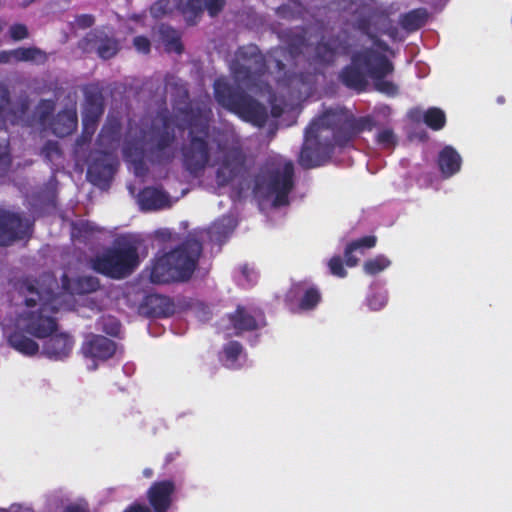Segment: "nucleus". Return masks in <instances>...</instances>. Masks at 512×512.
<instances>
[{"label":"nucleus","mask_w":512,"mask_h":512,"mask_svg":"<svg viewBox=\"0 0 512 512\" xmlns=\"http://www.w3.org/2000/svg\"><path fill=\"white\" fill-rule=\"evenodd\" d=\"M54 284L55 281L51 277H46L41 284L29 279L22 280L17 284L18 293L24 300L25 308L16 320L15 330H12L7 322L3 323V329L9 344L26 356L35 355L39 346L35 341L23 335V332L37 338H44L56 331L57 326L53 314L64 307L52 292Z\"/></svg>","instance_id":"f257e3e1"},{"label":"nucleus","mask_w":512,"mask_h":512,"mask_svg":"<svg viewBox=\"0 0 512 512\" xmlns=\"http://www.w3.org/2000/svg\"><path fill=\"white\" fill-rule=\"evenodd\" d=\"M211 111L206 105L192 108L190 112L182 114V120L186 122L191 143L184 150V162L192 173H198L211 161L216 168V181L224 186L241 177L247 170L245 155L236 145L229 146L226 141L220 139L214 151V142L205 141L207 123Z\"/></svg>","instance_id":"f03ea898"},{"label":"nucleus","mask_w":512,"mask_h":512,"mask_svg":"<svg viewBox=\"0 0 512 512\" xmlns=\"http://www.w3.org/2000/svg\"><path fill=\"white\" fill-rule=\"evenodd\" d=\"M177 151L175 124L164 115L144 120L141 127H132L123 149L125 158L133 165L137 176L145 174V156L153 161L164 162L173 159Z\"/></svg>","instance_id":"7ed1b4c3"},{"label":"nucleus","mask_w":512,"mask_h":512,"mask_svg":"<svg viewBox=\"0 0 512 512\" xmlns=\"http://www.w3.org/2000/svg\"><path fill=\"white\" fill-rule=\"evenodd\" d=\"M388 49L384 43L371 39V47L356 52L352 56V63L342 72L343 82L351 88L363 89L366 78L373 80L377 91L387 95H394L397 87L385 79L392 73L393 66L387 60L384 52Z\"/></svg>","instance_id":"20e7f679"},{"label":"nucleus","mask_w":512,"mask_h":512,"mask_svg":"<svg viewBox=\"0 0 512 512\" xmlns=\"http://www.w3.org/2000/svg\"><path fill=\"white\" fill-rule=\"evenodd\" d=\"M200 252V243L193 239L159 257L152 267V282L166 283L189 278L196 267Z\"/></svg>","instance_id":"39448f33"},{"label":"nucleus","mask_w":512,"mask_h":512,"mask_svg":"<svg viewBox=\"0 0 512 512\" xmlns=\"http://www.w3.org/2000/svg\"><path fill=\"white\" fill-rule=\"evenodd\" d=\"M293 164L283 158L275 159L258 176L255 191L260 198L272 201L274 206L288 203L287 195L293 187Z\"/></svg>","instance_id":"423d86ee"},{"label":"nucleus","mask_w":512,"mask_h":512,"mask_svg":"<svg viewBox=\"0 0 512 512\" xmlns=\"http://www.w3.org/2000/svg\"><path fill=\"white\" fill-rule=\"evenodd\" d=\"M265 66L266 62L258 48L250 45L239 49L230 68L239 88H246L250 91L259 89L261 93H265L267 87L264 81H258V78L263 76Z\"/></svg>","instance_id":"0eeeda50"},{"label":"nucleus","mask_w":512,"mask_h":512,"mask_svg":"<svg viewBox=\"0 0 512 512\" xmlns=\"http://www.w3.org/2000/svg\"><path fill=\"white\" fill-rule=\"evenodd\" d=\"M214 89L220 105L256 126H262L265 123L266 109L251 98L236 93L225 79L216 80Z\"/></svg>","instance_id":"6e6552de"},{"label":"nucleus","mask_w":512,"mask_h":512,"mask_svg":"<svg viewBox=\"0 0 512 512\" xmlns=\"http://www.w3.org/2000/svg\"><path fill=\"white\" fill-rule=\"evenodd\" d=\"M138 265L137 246L124 241L118 247L97 256L92 260V268L112 278L127 276Z\"/></svg>","instance_id":"1a4fd4ad"},{"label":"nucleus","mask_w":512,"mask_h":512,"mask_svg":"<svg viewBox=\"0 0 512 512\" xmlns=\"http://www.w3.org/2000/svg\"><path fill=\"white\" fill-rule=\"evenodd\" d=\"M332 140L330 129L320 122L319 117L306 130L305 143L299 158L300 164L305 168L321 165L330 153Z\"/></svg>","instance_id":"9d476101"},{"label":"nucleus","mask_w":512,"mask_h":512,"mask_svg":"<svg viewBox=\"0 0 512 512\" xmlns=\"http://www.w3.org/2000/svg\"><path fill=\"white\" fill-rule=\"evenodd\" d=\"M320 122L326 124L336 144L346 143L352 136L371 130L373 122L370 118L355 119L352 114L343 109L329 110L320 116Z\"/></svg>","instance_id":"9b49d317"},{"label":"nucleus","mask_w":512,"mask_h":512,"mask_svg":"<svg viewBox=\"0 0 512 512\" xmlns=\"http://www.w3.org/2000/svg\"><path fill=\"white\" fill-rule=\"evenodd\" d=\"M341 50V47H332L328 43H322L313 48L311 45L305 44L302 37L294 39L289 45V53L291 57L296 58L297 66H304L306 63L305 55L311 56L313 53L315 54V59H319L322 62H330Z\"/></svg>","instance_id":"f8f14e48"},{"label":"nucleus","mask_w":512,"mask_h":512,"mask_svg":"<svg viewBox=\"0 0 512 512\" xmlns=\"http://www.w3.org/2000/svg\"><path fill=\"white\" fill-rule=\"evenodd\" d=\"M31 223L22 221L16 214L0 213V245H8L16 239L24 238L30 231Z\"/></svg>","instance_id":"ddd939ff"},{"label":"nucleus","mask_w":512,"mask_h":512,"mask_svg":"<svg viewBox=\"0 0 512 512\" xmlns=\"http://www.w3.org/2000/svg\"><path fill=\"white\" fill-rule=\"evenodd\" d=\"M82 352L92 362L88 368L94 370L97 367V360L104 361L114 354L115 344L106 337L90 335L83 343Z\"/></svg>","instance_id":"4468645a"},{"label":"nucleus","mask_w":512,"mask_h":512,"mask_svg":"<svg viewBox=\"0 0 512 512\" xmlns=\"http://www.w3.org/2000/svg\"><path fill=\"white\" fill-rule=\"evenodd\" d=\"M85 52L96 51L103 59H109L119 50L118 42L104 31H93L80 42Z\"/></svg>","instance_id":"2eb2a0df"},{"label":"nucleus","mask_w":512,"mask_h":512,"mask_svg":"<svg viewBox=\"0 0 512 512\" xmlns=\"http://www.w3.org/2000/svg\"><path fill=\"white\" fill-rule=\"evenodd\" d=\"M28 105L22 101L19 103L10 104L8 102V92L0 86V127L11 124H30L27 117Z\"/></svg>","instance_id":"dca6fc26"},{"label":"nucleus","mask_w":512,"mask_h":512,"mask_svg":"<svg viewBox=\"0 0 512 512\" xmlns=\"http://www.w3.org/2000/svg\"><path fill=\"white\" fill-rule=\"evenodd\" d=\"M115 159L109 153H103L98 158H93L89 164L87 177L94 184L102 186L113 176Z\"/></svg>","instance_id":"f3484780"},{"label":"nucleus","mask_w":512,"mask_h":512,"mask_svg":"<svg viewBox=\"0 0 512 512\" xmlns=\"http://www.w3.org/2000/svg\"><path fill=\"white\" fill-rule=\"evenodd\" d=\"M99 286L98 279L92 276H83L70 282L67 275L63 276V289L65 292L56 295L64 308H70L72 294H84L95 291Z\"/></svg>","instance_id":"a211bd4d"},{"label":"nucleus","mask_w":512,"mask_h":512,"mask_svg":"<svg viewBox=\"0 0 512 512\" xmlns=\"http://www.w3.org/2000/svg\"><path fill=\"white\" fill-rule=\"evenodd\" d=\"M174 491L175 485L169 480L155 482L149 488L147 497L155 512H166L169 509Z\"/></svg>","instance_id":"6ab92c4d"},{"label":"nucleus","mask_w":512,"mask_h":512,"mask_svg":"<svg viewBox=\"0 0 512 512\" xmlns=\"http://www.w3.org/2000/svg\"><path fill=\"white\" fill-rule=\"evenodd\" d=\"M314 74L308 73L305 77L302 73H293L281 82V86L287 87L291 97L295 100L306 98L312 92Z\"/></svg>","instance_id":"aec40b11"},{"label":"nucleus","mask_w":512,"mask_h":512,"mask_svg":"<svg viewBox=\"0 0 512 512\" xmlns=\"http://www.w3.org/2000/svg\"><path fill=\"white\" fill-rule=\"evenodd\" d=\"M48 337L43 347V352L47 357L58 360L70 354L73 341L67 334H51Z\"/></svg>","instance_id":"412c9836"},{"label":"nucleus","mask_w":512,"mask_h":512,"mask_svg":"<svg viewBox=\"0 0 512 512\" xmlns=\"http://www.w3.org/2000/svg\"><path fill=\"white\" fill-rule=\"evenodd\" d=\"M233 334H239L242 331L257 329L262 324L260 313L252 314L244 307H238L234 314L229 316Z\"/></svg>","instance_id":"4be33fe9"},{"label":"nucleus","mask_w":512,"mask_h":512,"mask_svg":"<svg viewBox=\"0 0 512 512\" xmlns=\"http://www.w3.org/2000/svg\"><path fill=\"white\" fill-rule=\"evenodd\" d=\"M142 210L153 211L170 207L172 202L167 194L155 188L144 189L138 199Z\"/></svg>","instance_id":"5701e85b"},{"label":"nucleus","mask_w":512,"mask_h":512,"mask_svg":"<svg viewBox=\"0 0 512 512\" xmlns=\"http://www.w3.org/2000/svg\"><path fill=\"white\" fill-rule=\"evenodd\" d=\"M77 125V115L74 109H67L58 114L52 123V131L55 135L64 137L72 133Z\"/></svg>","instance_id":"b1692460"},{"label":"nucleus","mask_w":512,"mask_h":512,"mask_svg":"<svg viewBox=\"0 0 512 512\" xmlns=\"http://www.w3.org/2000/svg\"><path fill=\"white\" fill-rule=\"evenodd\" d=\"M439 166L443 174L451 176L459 171L461 157L452 147L447 146L439 155Z\"/></svg>","instance_id":"393cba45"},{"label":"nucleus","mask_w":512,"mask_h":512,"mask_svg":"<svg viewBox=\"0 0 512 512\" xmlns=\"http://www.w3.org/2000/svg\"><path fill=\"white\" fill-rule=\"evenodd\" d=\"M236 226L234 219L230 216L223 217L215 222L207 231L210 240L221 243Z\"/></svg>","instance_id":"a878e982"},{"label":"nucleus","mask_w":512,"mask_h":512,"mask_svg":"<svg viewBox=\"0 0 512 512\" xmlns=\"http://www.w3.org/2000/svg\"><path fill=\"white\" fill-rule=\"evenodd\" d=\"M102 113L103 106L100 98L87 101L83 113V125L86 131L91 130L93 132L94 124Z\"/></svg>","instance_id":"bb28decb"},{"label":"nucleus","mask_w":512,"mask_h":512,"mask_svg":"<svg viewBox=\"0 0 512 512\" xmlns=\"http://www.w3.org/2000/svg\"><path fill=\"white\" fill-rule=\"evenodd\" d=\"M15 62H33L42 64L47 60V54L36 47H20L14 49Z\"/></svg>","instance_id":"cd10ccee"},{"label":"nucleus","mask_w":512,"mask_h":512,"mask_svg":"<svg viewBox=\"0 0 512 512\" xmlns=\"http://www.w3.org/2000/svg\"><path fill=\"white\" fill-rule=\"evenodd\" d=\"M242 347L238 342H230L224 347L223 362L230 369H236L242 365Z\"/></svg>","instance_id":"c85d7f7f"},{"label":"nucleus","mask_w":512,"mask_h":512,"mask_svg":"<svg viewBox=\"0 0 512 512\" xmlns=\"http://www.w3.org/2000/svg\"><path fill=\"white\" fill-rule=\"evenodd\" d=\"M159 36L161 43L168 52L181 53L182 44L176 30L167 26H161L159 28Z\"/></svg>","instance_id":"c756f323"},{"label":"nucleus","mask_w":512,"mask_h":512,"mask_svg":"<svg viewBox=\"0 0 512 512\" xmlns=\"http://www.w3.org/2000/svg\"><path fill=\"white\" fill-rule=\"evenodd\" d=\"M207 0H179V11L188 22L194 19L205 9Z\"/></svg>","instance_id":"7c9ffc66"},{"label":"nucleus","mask_w":512,"mask_h":512,"mask_svg":"<svg viewBox=\"0 0 512 512\" xmlns=\"http://www.w3.org/2000/svg\"><path fill=\"white\" fill-rule=\"evenodd\" d=\"M376 243V238L374 236H366L360 240L352 242L349 244L345 250L346 264L350 267H353L357 264L358 259L353 257V252L360 250L363 247L371 248L374 247Z\"/></svg>","instance_id":"2f4dec72"},{"label":"nucleus","mask_w":512,"mask_h":512,"mask_svg":"<svg viewBox=\"0 0 512 512\" xmlns=\"http://www.w3.org/2000/svg\"><path fill=\"white\" fill-rule=\"evenodd\" d=\"M295 289L297 290V293L300 294L303 292V296L300 300V308L303 310H309L314 308L319 300H320V294L315 288H306L304 289L302 286H296Z\"/></svg>","instance_id":"473e14b6"},{"label":"nucleus","mask_w":512,"mask_h":512,"mask_svg":"<svg viewBox=\"0 0 512 512\" xmlns=\"http://www.w3.org/2000/svg\"><path fill=\"white\" fill-rule=\"evenodd\" d=\"M423 118L424 122L434 130L442 129L446 122L444 111L436 107L428 109L424 113Z\"/></svg>","instance_id":"72a5a7b5"},{"label":"nucleus","mask_w":512,"mask_h":512,"mask_svg":"<svg viewBox=\"0 0 512 512\" xmlns=\"http://www.w3.org/2000/svg\"><path fill=\"white\" fill-rule=\"evenodd\" d=\"M175 9L179 10V0H158L150 9L155 18H160L172 13Z\"/></svg>","instance_id":"f704fd0d"},{"label":"nucleus","mask_w":512,"mask_h":512,"mask_svg":"<svg viewBox=\"0 0 512 512\" xmlns=\"http://www.w3.org/2000/svg\"><path fill=\"white\" fill-rule=\"evenodd\" d=\"M391 264L390 260L383 255H379L373 259H370L364 264V271L369 275H375Z\"/></svg>","instance_id":"c9c22d12"},{"label":"nucleus","mask_w":512,"mask_h":512,"mask_svg":"<svg viewBox=\"0 0 512 512\" xmlns=\"http://www.w3.org/2000/svg\"><path fill=\"white\" fill-rule=\"evenodd\" d=\"M6 36L15 42L28 39L30 36L29 28L23 23H13L8 27Z\"/></svg>","instance_id":"e433bc0d"},{"label":"nucleus","mask_w":512,"mask_h":512,"mask_svg":"<svg viewBox=\"0 0 512 512\" xmlns=\"http://www.w3.org/2000/svg\"><path fill=\"white\" fill-rule=\"evenodd\" d=\"M99 328L109 335L116 336L120 331V323L113 316H104L98 321Z\"/></svg>","instance_id":"4c0bfd02"},{"label":"nucleus","mask_w":512,"mask_h":512,"mask_svg":"<svg viewBox=\"0 0 512 512\" xmlns=\"http://www.w3.org/2000/svg\"><path fill=\"white\" fill-rule=\"evenodd\" d=\"M377 143L381 148L390 149L396 144V137L392 130L383 129L381 130L376 137Z\"/></svg>","instance_id":"58836bf2"},{"label":"nucleus","mask_w":512,"mask_h":512,"mask_svg":"<svg viewBox=\"0 0 512 512\" xmlns=\"http://www.w3.org/2000/svg\"><path fill=\"white\" fill-rule=\"evenodd\" d=\"M11 163V159L8 153L7 139L4 138L0 141V175L5 173Z\"/></svg>","instance_id":"ea45409f"},{"label":"nucleus","mask_w":512,"mask_h":512,"mask_svg":"<svg viewBox=\"0 0 512 512\" xmlns=\"http://www.w3.org/2000/svg\"><path fill=\"white\" fill-rule=\"evenodd\" d=\"M368 305L369 307L372 309V310H380L382 309L386 303H387V295H386V292L384 291H380V292H375L373 294H371L369 297H368Z\"/></svg>","instance_id":"a19ab883"},{"label":"nucleus","mask_w":512,"mask_h":512,"mask_svg":"<svg viewBox=\"0 0 512 512\" xmlns=\"http://www.w3.org/2000/svg\"><path fill=\"white\" fill-rule=\"evenodd\" d=\"M422 23L420 12L414 11L407 14L404 18V25L409 29H416Z\"/></svg>","instance_id":"79ce46f5"},{"label":"nucleus","mask_w":512,"mask_h":512,"mask_svg":"<svg viewBox=\"0 0 512 512\" xmlns=\"http://www.w3.org/2000/svg\"><path fill=\"white\" fill-rule=\"evenodd\" d=\"M331 274L338 277H345L346 271L342 266L341 259L339 257H333L328 263Z\"/></svg>","instance_id":"37998d69"},{"label":"nucleus","mask_w":512,"mask_h":512,"mask_svg":"<svg viewBox=\"0 0 512 512\" xmlns=\"http://www.w3.org/2000/svg\"><path fill=\"white\" fill-rule=\"evenodd\" d=\"M225 3V0H207L205 3V9L208 11L210 16H215L224 8Z\"/></svg>","instance_id":"c03bdc74"},{"label":"nucleus","mask_w":512,"mask_h":512,"mask_svg":"<svg viewBox=\"0 0 512 512\" xmlns=\"http://www.w3.org/2000/svg\"><path fill=\"white\" fill-rule=\"evenodd\" d=\"M54 104L50 100H44L39 104L37 115L41 122L45 121L46 117L53 110Z\"/></svg>","instance_id":"a18cd8bd"},{"label":"nucleus","mask_w":512,"mask_h":512,"mask_svg":"<svg viewBox=\"0 0 512 512\" xmlns=\"http://www.w3.org/2000/svg\"><path fill=\"white\" fill-rule=\"evenodd\" d=\"M135 49L140 53H148L150 51V41L143 36H137L133 40Z\"/></svg>","instance_id":"49530a36"},{"label":"nucleus","mask_w":512,"mask_h":512,"mask_svg":"<svg viewBox=\"0 0 512 512\" xmlns=\"http://www.w3.org/2000/svg\"><path fill=\"white\" fill-rule=\"evenodd\" d=\"M43 153L46 155L47 158L50 160H53L56 156L59 155V148L57 143L49 142L43 149Z\"/></svg>","instance_id":"de8ad7c7"},{"label":"nucleus","mask_w":512,"mask_h":512,"mask_svg":"<svg viewBox=\"0 0 512 512\" xmlns=\"http://www.w3.org/2000/svg\"><path fill=\"white\" fill-rule=\"evenodd\" d=\"M242 276L245 278L248 284H251L256 281L257 274L253 268L248 267L247 265L243 266L241 269Z\"/></svg>","instance_id":"09e8293b"},{"label":"nucleus","mask_w":512,"mask_h":512,"mask_svg":"<svg viewBox=\"0 0 512 512\" xmlns=\"http://www.w3.org/2000/svg\"><path fill=\"white\" fill-rule=\"evenodd\" d=\"M76 23L79 27L87 28L93 25L94 18L90 15H81L77 17Z\"/></svg>","instance_id":"8fccbe9b"},{"label":"nucleus","mask_w":512,"mask_h":512,"mask_svg":"<svg viewBox=\"0 0 512 512\" xmlns=\"http://www.w3.org/2000/svg\"><path fill=\"white\" fill-rule=\"evenodd\" d=\"M13 53H14V49L0 51V64H7V63L15 62Z\"/></svg>","instance_id":"3c124183"},{"label":"nucleus","mask_w":512,"mask_h":512,"mask_svg":"<svg viewBox=\"0 0 512 512\" xmlns=\"http://www.w3.org/2000/svg\"><path fill=\"white\" fill-rule=\"evenodd\" d=\"M79 225H80L81 231H83L85 233H89V232H93V231L97 230V228L93 224L88 223V222H86V223L83 222V223H80Z\"/></svg>","instance_id":"603ef678"},{"label":"nucleus","mask_w":512,"mask_h":512,"mask_svg":"<svg viewBox=\"0 0 512 512\" xmlns=\"http://www.w3.org/2000/svg\"><path fill=\"white\" fill-rule=\"evenodd\" d=\"M125 512H151L149 508L141 505H135L127 509Z\"/></svg>","instance_id":"864d4df0"},{"label":"nucleus","mask_w":512,"mask_h":512,"mask_svg":"<svg viewBox=\"0 0 512 512\" xmlns=\"http://www.w3.org/2000/svg\"><path fill=\"white\" fill-rule=\"evenodd\" d=\"M156 236L163 240H166L170 238L171 232L168 229H160L156 231Z\"/></svg>","instance_id":"5fc2aeb1"},{"label":"nucleus","mask_w":512,"mask_h":512,"mask_svg":"<svg viewBox=\"0 0 512 512\" xmlns=\"http://www.w3.org/2000/svg\"><path fill=\"white\" fill-rule=\"evenodd\" d=\"M65 512H86V510L79 505H69L65 509Z\"/></svg>","instance_id":"6e6d98bb"},{"label":"nucleus","mask_w":512,"mask_h":512,"mask_svg":"<svg viewBox=\"0 0 512 512\" xmlns=\"http://www.w3.org/2000/svg\"><path fill=\"white\" fill-rule=\"evenodd\" d=\"M145 477L150 478L152 476V470L147 468L143 471Z\"/></svg>","instance_id":"4d7b16f0"},{"label":"nucleus","mask_w":512,"mask_h":512,"mask_svg":"<svg viewBox=\"0 0 512 512\" xmlns=\"http://www.w3.org/2000/svg\"><path fill=\"white\" fill-rule=\"evenodd\" d=\"M274 63H275V66L279 69H282L284 67V64L279 60H275Z\"/></svg>","instance_id":"13d9d810"},{"label":"nucleus","mask_w":512,"mask_h":512,"mask_svg":"<svg viewBox=\"0 0 512 512\" xmlns=\"http://www.w3.org/2000/svg\"><path fill=\"white\" fill-rule=\"evenodd\" d=\"M5 22L0 18V32L3 30Z\"/></svg>","instance_id":"bf43d9fd"},{"label":"nucleus","mask_w":512,"mask_h":512,"mask_svg":"<svg viewBox=\"0 0 512 512\" xmlns=\"http://www.w3.org/2000/svg\"><path fill=\"white\" fill-rule=\"evenodd\" d=\"M273 114H274L275 116H278V115L280 114V111H277V108H276V107H274V108H273Z\"/></svg>","instance_id":"052dcab7"},{"label":"nucleus","mask_w":512,"mask_h":512,"mask_svg":"<svg viewBox=\"0 0 512 512\" xmlns=\"http://www.w3.org/2000/svg\"><path fill=\"white\" fill-rule=\"evenodd\" d=\"M131 20L134 22H138L140 20V17L135 16V17L131 18Z\"/></svg>","instance_id":"680f3d73"},{"label":"nucleus","mask_w":512,"mask_h":512,"mask_svg":"<svg viewBox=\"0 0 512 512\" xmlns=\"http://www.w3.org/2000/svg\"><path fill=\"white\" fill-rule=\"evenodd\" d=\"M268 101H270V102L273 101V99H272V97L270 95L268 96Z\"/></svg>","instance_id":"e2e57ef3"},{"label":"nucleus","mask_w":512,"mask_h":512,"mask_svg":"<svg viewBox=\"0 0 512 512\" xmlns=\"http://www.w3.org/2000/svg\"><path fill=\"white\" fill-rule=\"evenodd\" d=\"M182 128H183V127H182V125H177V129H178V130H180V129H182Z\"/></svg>","instance_id":"0e129e2a"},{"label":"nucleus","mask_w":512,"mask_h":512,"mask_svg":"<svg viewBox=\"0 0 512 512\" xmlns=\"http://www.w3.org/2000/svg\"><path fill=\"white\" fill-rule=\"evenodd\" d=\"M0 512H8L6 509H0Z\"/></svg>","instance_id":"69168bd1"},{"label":"nucleus","mask_w":512,"mask_h":512,"mask_svg":"<svg viewBox=\"0 0 512 512\" xmlns=\"http://www.w3.org/2000/svg\"><path fill=\"white\" fill-rule=\"evenodd\" d=\"M0 7H2V1L0 0Z\"/></svg>","instance_id":"338daca9"}]
</instances>
